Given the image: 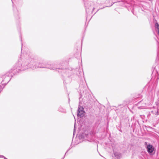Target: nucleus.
I'll use <instances>...</instances> for the list:
<instances>
[{"instance_id": "nucleus-1", "label": "nucleus", "mask_w": 159, "mask_h": 159, "mask_svg": "<svg viewBox=\"0 0 159 159\" xmlns=\"http://www.w3.org/2000/svg\"><path fill=\"white\" fill-rule=\"evenodd\" d=\"M15 67L13 70L14 72L19 70H24L29 68L34 69L39 68L49 69L50 65L46 62L38 63L36 60L29 56L23 59H19L16 63Z\"/></svg>"}, {"instance_id": "nucleus-2", "label": "nucleus", "mask_w": 159, "mask_h": 159, "mask_svg": "<svg viewBox=\"0 0 159 159\" xmlns=\"http://www.w3.org/2000/svg\"><path fill=\"white\" fill-rule=\"evenodd\" d=\"M16 63L15 66L13 67V69L11 70H10L9 72L6 73L5 74L2 75V77H1L0 80H2V81L1 82V84L2 85H6L11 80V77L12 76V74L14 75L16 74L17 73H19V71H22L19 70L18 71H16V72H14L13 70L15 69V68H16Z\"/></svg>"}, {"instance_id": "nucleus-3", "label": "nucleus", "mask_w": 159, "mask_h": 159, "mask_svg": "<svg viewBox=\"0 0 159 159\" xmlns=\"http://www.w3.org/2000/svg\"><path fill=\"white\" fill-rule=\"evenodd\" d=\"M84 108L82 107H80L79 108L77 115L80 117H83L84 115Z\"/></svg>"}, {"instance_id": "nucleus-4", "label": "nucleus", "mask_w": 159, "mask_h": 159, "mask_svg": "<svg viewBox=\"0 0 159 159\" xmlns=\"http://www.w3.org/2000/svg\"><path fill=\"white\" fill-rule=\"evenodd\" d=\"M147 148L148 152L149 153H152L153 151L154 148L153 146L151 145H148L147 146Z\"/></svg>"}, {"instance_id": "nucleus-5", "label": "nucleus", "mask_w": 159, "mask_h": 159, "mask_svg": "<svg viewBox=\"0 0 159 159\" xmlns=\"http://www.w3.org/2000/svg\"><path fill=\"white\" fill-rule=\"evenodd\" d=\"M14 11L15 15L16 16H19L18 12V10L16 9L15 10L14 9Z\"/></svg>"}, {"instance_id": "nucleus-6", "label": "nucleus", "mask_w": 159, "mask_h": 159, "mask_svg": "<svg viewBox=\"0 0 159 159\" xmlns=\"http://www.w3.org/2000/svg\"><path fill=\"white\" fill-rule=\"evenodd\" d=\"M155 25L157 29L158 30V34L159 35V25L158 24L156 23Z\"/></svg>"}, {"instance_id": "nucleus-7", "label": "nucleus", "mask_w": 159, "mask_h": 159, "mask_svg": "<svg viewBox=\"0 0 159 159\" xmlns=\"http://www.w3.org/2000/svg\"><path fill=\"white\" fill-rule=\"evenodd\" d=\"M2 89V87L0 85V93L1 92Z\"/></svg>"}, {"instance_id": "nucleus-8", "label": "nucleus", "mask_w": 159, "mask_h": 159, "mask_svg": "<svg viewBox=\"0 0 159 159\" xmlns=\"http://www.w3.org/2000/svg\"><path fill=\"white\" fill-rule=\"evenodd\" d=\"M4 156L3 155H0V157H1V158H4Z\"/></svg>"}, {"instance_id": "nucleus-9", "label": "nucleus", "mask_w": 159, "mask_h": 159, "mask_svg": "<svg viewBox=\"0 0 159 159\" xmlns=\"http://www.w3.org/2000/svg\"><path fill=\"white\" fill-rule=\"evenodd\" d=\"M20 38L21 40V44H22V39H21V36H20Z\"/></svg>"}, {"instance_id": "nucleus-10", "label": "nucleus", "mask_w": 159, "mask_h": 159, "mask_svg": "<svg viewBox=\"0 0 159 159\" xmlns=\"http://www.w3.org/2000/svg\"><path fill=\"white\" fill-rule=\"evenodd\" d=\"M4 159H7V158L6 157H4Z\"/></svg>"}]
</instances>
